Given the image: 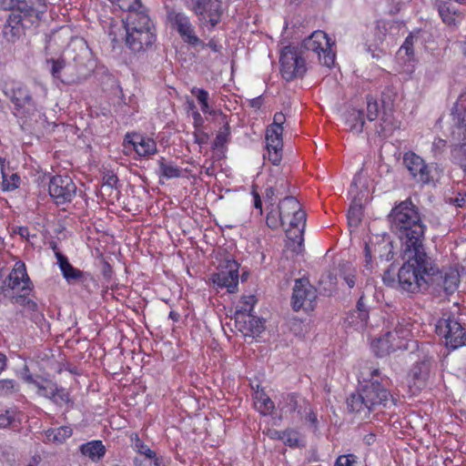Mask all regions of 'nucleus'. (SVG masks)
Returning a JSON list of instances; mask_svg holds the SVG:
<instances>
[{"label": "nucleus", "mask_w": 466, "mask_h": 466, "mask_svg": "<svg viewBox=\"0 0 466 466\" xmlns=\"http://www.w3.org/2000/svg\"><path fill=\"white\" fill-rule=\"evenodd\" d=\"M438 7L439 14L442 19V21L449 25H454L455 24V16L458 14L457 9L455 6H449L444 5H436Z\"/></svg>", "instance_id": "79ce46f5"}, {"label": "nucleus", "mask_w": 466, "mask_h": 466, "mask_svg": "<svg viewBox=\"0 0 466 466\" xmlns=\"http://www.w3.org/2000/svg\"><path fill=\"white\" fill-rule=\"evenodd\" d=\"M279 63L281 76L286 81L302 77L307 70L301 52L294 46H288L282 48Z\"/></svg>", "instance_id": "1a4fd4ad"}, {"label": "nucleus", "mask_w": 466, "mask_h": 466, "mask_svg": "<svg viewBox=\"0 0 466 466\" xmlns=\"http://www.w3.org/2000/svg\"><path fill=\"white\" fill-rule=\"evenodd\" d=\"M2 189L4 191H12L18 187L20 177L16 173H13L12 175L8 176L4 171H2Z\"/></svg>", "instance_id": "de8ad7c7"}, {"label": "nucleus", "mask_w": 466, "mask_h": 466, "mask_svg": "<svg viewBox=\"0 0 466 466\" xmlns=\"http://www.w3.org/2000/svg\"><path fill=\"white\" fill-rule=\"evenodd\" d=\"M436 332L445 339V345L451 350L465 345V328L451 313H443L436 324Z\"/></svg>", "instance_id": "6e6552de"}, {"label": "nucleus", "mask_w": 466, "mask_h": 466, "mask_svg": "<svg viewBox=\"0 0 466 466\" xmlns=\"http://www.w3.org/2000/svg\"><path fill=\"white\" fill-rule=\"evenodd\" d=\"M90 52L87 47L82 48V53L74 57V63H66L65 59L50 58L46 64L53 77L63 83L70 84L85 78L92 71L94 63L89 59Z\"/></svg>", "instance_id": "7ed1b4c3"}, {"label": "nucleus", "mask_w": 466, "mask_h": 466, "mask_svg": "<svg viewBox=\"0 0 466 466\" xmlns=\"http://www.w3.org/2000/svg\"><path fill=\"white\" fill-rule=\"evenodd\" d=\"M168 18L176 25L177 32L188 45L194 46L198 45H201L202 46H206L195 35L194 28L189 18L184 13L175 11L169 12Z\"/></svg>", "instance_id": "2eb2a0df"}, {"label": "nucleus", "mask_w": 466, "mask_h": 466, "mask_svg": "<svg viewBox=\"0 0 466 466\" xmlns=\"http://www.w3.org/2000/svg\"><path fill=\"white\" fill-rule=\"evenodd\" d=\"M417 38L414 33H410L400 46L399 54L405 52L410 61L414 60V41L417 40Z\"/></svg>", "instance_id": "09e8293b"}, {"label": "nucleus", "mask_w": 466, "mask_h": 466, "mask_svg": "<svg viewBox=\"0 0 466 466\" xmlns=\"http://www.w3.org/2000/svg\"><path fill=\"white\" fill-rule=\"evenodd\" d=\"M379 115V104L371 96H367V118L373 121Z\"/></svg>", "instance_id": "6e6d98bb"}, {"label": "nucleus", "mask_w": 466, "mask_h": 466, "mask_svg": "<svg viewBox=\"0 0 466 466\" xmlns=\"http://www.w3.org/2000/svg\"><path fill=\"white\" fill-rule=\"evenodd\" d=\"M22 15L21 13L14 11L8 15L5 27L3 29L4 36L10 42H14L22 32Z\"/></svg>", "instance_id": "b1692460"}, {"label": "nucleus", "mask_w": 466, "mask_h": 466, "mask_svg": "<svg viewBox=\"0 0 466 466\" xmlns=\"http://www.w3.org/2000/svg\"><path fill=\"white\" fill-rule=\"evenodd\" d=\"M346 402L348 410L357 414L361 420L369 418L370 413L372 411L360 390L357 393L350 394Z\"/></svg>", "instance_id": "aec40b11"}, {"label": "nucleus", "mask_w": 466, "mask_h": 466, "mask_svg": "<svg viewBox=\"0 0 466 466\" xmlns=\"http://www.w3.org/2000/svg\"><path fill=\"white\" fill-rule=\"evenodd\" d=\"M339 277L352 289L356 283V269L349 263L339 265Z\"/></svg>", "instance_id": "a19ab883"}, {"label": "nucleus", "mask_w": 466, "mask_h": 466, "mask_svg": "<svg viewBox=\"0 0 466 466\" xmlns=\"http://www.w3.org/2000/svg\"><path fill=\"white\" fill-rule=\"evenodd\" d=\"M48 191L56 204L70 202L76 195V187L68 176L56 175L50 177Z\"/></svg>", "instance_id": "f8f14e48"}, {"label": "nucleus", "mask_w": 466, "mask_h": 466, "mask_svg": "<svg viewBox=\"0 0 466 466\" xmlns=\"http://www.w3.org/2000/svg\"><path fill=\"white\" fill-rule=\"evenodd\" d=\"M410 328L411 324L408 320L404 319L400 320L398 319L393 330L388 331V336H392L393 339L401 342V339H406L410 336Z\"/></svg>", "instance_id": "7c9ffc66"}, {"label": "nucleus", "mask_w": 466, "mask_h": 466, "mask_svg": "<svg viewBox=\"0 0 466 466\" xmlns=\"http://www.w3.org/2000/svg\"><path fill=\"white\" fill-rule=\"evenodd\" d=\"M132 447L135 451H137L141 455H144L147 462H143L139 458L136 457L134 459V463L137 466H159L158 458H157L156 452L152 451L147 445H146L138 437L137 434H135L134 437L131 438Z\"/></svg>", "instance_id": "412c9836"}, {"label": "nucleus", "mask_w": 466, "mask_h": 466, "mask_svg": "<svg viewBox=\"0 0 466 466\" xmlns=\"http://www.w3.org/2000/svg\"><path fill=\"white\" fill-rule=\"evenodd\" d=\"M0 6L5 10L17 9L20 13H28L27 5L23 0H0Z\"/></svg>", "instance_id": "49530a36"}, {"label": "nucleus", "mask_w": 466, "mask_h": 466, "mask_svg": "<svg viewBox=\"0 0 466 466\" xmlns=\"http://www.w3.org/2000/svg\"><path fill=\"white\" fill-rule=\"evenodd\" d=\"M59 268L67 283L83 282L86 279V273L73 267L68 258L61 253L56 254Z\"/></svg>", "instance_id": "6ab92c4d"}, {"label": "nucleus", "mask_w": 466, "mask_h": 466, "mask_svg": "<svg viewBox=\"0 0 466 466\" xmlns=\"http://www.w3.org/2000/svg\"><path fill=\"white\" fill-rule=\"evenodd\" d=\"M213 6L212 0H192V10L201 25H207V13Z\"/></svg>", "instance_id": "473e14b6"}, {"label": "nucleus", "mask_w": 466, "mask_h": 466, "mask_svg": "<svg viewBox=\"0 0 466 466\" xmlns=\"http://www.w3.org/2000/svg\"><path fill=\"white\" fill-rule=\"evenodd\" d=\"M230 136V127L228 121L225 122L224 127L218 132L216 138L213 142L215 148L223 147L228 142Z\"/></svg>", "instance_id": "8fccbe9b"}, {"label": "nucleus", "mask_w": 466, "mask_h": 466, "mask_svg": "<svg viewBox=\"0 0 466 466\" xmlns=\"http://www.w3.org/2000/svg\"><path fill=\"white\" fill-rule=\"evenodd\" d=\"M432 358L424 355L421 360L416 361L411 369V374L419 382H424L429 377Z\"/></svg>", "instance_id": "cd10ccee"}, {"label": "nucleus", "mask_w": 466, "mask_h": 466, "mask_svg": "<svg viewBox=\"0 0 466 466\" xmlns=\"http://www.w3.org/2000/svg\"><path fill=\"white\" fill-rule=\"evenodd\" d=\"M449 202L459 208L466 207V192H458L455 197L450 198Z\"/></svg>", "instance_id": "0e129e2a"}, {"label": "nucleus", "mask_w": 466, "mask_h": 466, "mask_svg": "<svg viewBox=\"0 0 466 466\" xmlns=\"http://www.w3.org/2000/svg\"><path fill=\"white\" fill-rule=\"evenodd\" d=\"M239 264L234 259H226L218 272L212 275V281L220 288H227L230 293L235 292L238 284Z\"/></svg>", "instance_id": "ddd939ff"}, {"label": "nucleus", "mask_w": 466, "mask_h": 466, "mask_svg": "<svg viewBox=\"0 0 466 466\" xmlns=\"http://www.w3.org/2000/svg\"><path fill=\"white\" fill-rule=\"evenodd\" d=\"M393 249L392 241H390L389 238H382L376 242L373 241L374 253L378 255L380 260L390 261L393 259Z\"/></svg>", "instance_id": "c85d7f7f"}, {"label": "nucleus", "mask_w": 466, "mask_h": 466, "mask_svg": "<svg viewBox=\"0 0 466 466\" xmlns=\"http://www.w3.org/2000/svg\"><path fill=\"white\" fill-rule=\"evenodd\" d=\"M51 400L57 406L72 402L68 391L65 388L58 386L57 390H55L54 397Z\"/></svg>", "instance_id": "864d4df0"}, {"label": "nucleus", "mask_w": 466, "mask_h": 466, "mask_svg": "<svg viewBox=\"0 0 466 466\" xmlns=\"http://www.w3.org/2000/svg\"><path fill=\"white\" fill-rule=\"evenodd\" d=\"M317 289L307 279H298L292 289L291 307L293 310L311 311L315 309Z\"/></svg>", "instance_id": "9d476101"}, {"label": "nucleus", "mask_w": 466, "mask_h": 466, "mask_svg": "<svg viewBox=\"0 0 466 466\" xmlns=\"http://www.w3.org/2000/svg\"><path fill=\"white\" fill-rule=\"evenodd\" d=\"M257 404H259V410L263 414L271 413L275 408L274 402L263 392H257Z\"/></svg>", "instance_id": "a18cd8bd"}, {"label": "nucleus", "mask_w": 466, "mask_h": 466, "mask_svg": "<svg viewBox=\"0 0 466 466\" xmlns=\"http://www.w3.org/2000/svg\"><path fill=\"white\" fill-rule=\"evenodd\" d=\"M266 223L270 228H278L279 226L283 227L286 222L279 217V209H272L267 215Z\"/></svg>", "instance_id": "13d9d810"}, {"label": "nucleus", "mask_w": 466, "mask_h": 466, "mask_svg": "<svg viewBox=\"0 0 466 466\" xmlns=\"http://www.w3.org/2000/svg\"><path fill=\"white\" fill-rule=\"evenodd\" d=\"M357 462V457L353 454L339 456L334 466H352Z\"/></svg>", "instance_id": "e2e57ef3"}, {"label": "nucleus", "mask_w": 466, "mask_h": 466, "mask_svg": "<svg viewBox=\"0 0 466 466\" xmlns=\"http://www.w3.org/2000/svg\"><path fill=\"white\" fill-rule=\"evenodd\" d=\"M400 127V123L395 120L391 113L384 112L380 125L376 127V132L380 137H390L393 131Z\"/></svg>", "instance_id": "c756f323"}, {"label": "nucleus", "mask_w": 466, "mask_h": 466, "mask_svg": "<svg viewBox=\"0 0 466 466\" xmlns=\"http://www.w3.org/2000/svg\"><path fill=\"white\" fill-rule=\"evenodd\" d=\"M191 93L197 97L200 105L207 103L208 100V92L205 89L194 87Z\"/></svg>", "instance_id": "69168bd1"}, {"label": "nucleus", "mask_w": 466, "mask_h": 466, "mask_svg": "<svg viewBox=\"0 0 466 466\" xmlns=\"http://www.w3.org/2000/svg\"><path fill=\"white\" fill-rule=\"evenodd\" d=\"M431 268V270H429L428 272H420V276H417L418 284L416 289H405L403 285L399 281L398 285L401 288L402 290L414 293L419 291L423 284L431 282V284L442 289L446 295L453 294L459 287V272L453 268H443L441 270H439L436 268L432 258ZM417 275H419V273Z\"/></svg>", "instance_id": "20e7f679"}, {"label": "nucleus", "mask_w": 466, "mask_h": 466, "mask_svg": "<svg viewBox=\"0 0 466 466\" xmlns=\"http://www.w3.org/2000/svg\"><path fill=\"white\" fill-rule=\"evenodd\" d=\"M279 407L282 414H290L295 411L300 413L299 404L298 396L295 394L282 395L281 400L279 403Z\"/></svg>", "instance_id": "2f4dec72"}, {"label": "nucleus", "mask_w": 466, "mask_h": 466, "mask_svg": "<svg viewBox=\"0 0 466 466\" xmlns=\"http://www.w3.org/2000/svg\"><path fill=\"white\" fill-rule=\"evenodd\" d=\"M267 149L268 153V160L275 166L279 165L282 159V147H277L275 148L267 146Z\"/></svg>", "instance_id": "052dcab7"}, {"label": "nucleus", "mask_w": 466, "mask_h": 466, "mask_svg": "<svg viewBox=\"0 0 466 466\" xmlns=\"http://www.w3.org/2000/svg\"><path fill=\"white\" fill-rule=\"evenodd\" d=\"M80 452L92 461H99L106 454V447L101 441L96 440L83 443L79 447Z\"/></svg>", "instance_id": "393cba45"}, {"label": "nucleus", "mask_w": 466, "mask_h": 466, "mask_svg": "<svg viewBox=\"0 0 466 466\" xmlns=\"http://www.w3.org/2000/svg\"><path fill=\"white\" fill-rule=\"evenodd\" d=\"M452 158L460 167L466 168V144H461L453 149Z\"/></svg>", "instance_id": "5fc2aeb1"}, {"label": "nucleus", "mask_w": 466, "mask_h": 466, "mask_svg": "<svg viewBox=\"0 0 466 466\" xmlns=\"http://www.w3.org/2000/svg\"><path fill=\"white\" fill-rule=\"evenodd\" d=\"M159 167V175L170 179L181 177L182 169L171 163H167L165 157H160L157 161Z\"/></svg>", "instance_id": "c9c22d12"}, {"label": "nucleus", "mask_w": 466, "mask_h": 466, "mask_svg": "<svg viewBox=\"0 0 466 466\" xmlns=\"http://www.w3.org/2000/svg\"><path fill=\"white\" fill-rule=\"evenodd\" d=\"M344 118L345 125L350 131L356 134L362 132L365 124L364 113L362 110H358L355 108L348 110L344 115Z\"/></svg>", "instance_id": "bb28decb"}, {"label": "nucleus", "mask_w": 466, "mask_h": 466, "mask_svg": "<svg viewBox=\"0 0 466 466\" xmlns=\"http://www.w3.org/2000/svg\"><path fill=\"white\" fill-rule=\"evenodd\" d=\"M283 127L278 126H268L266 131L267 146L270 147H283L282 142Z\"/></svg>", "instance_id": "f704fd0d"}, {"label": "nucleus", "mask_w": 466, "mask_h": 466, "mask_svg": "<svg viewBox=\"0 0 466 466\" xmlns=\"http://www.w3.org/2000/svg\"><path fill=\"white\" fill-rule=\"evenodd\" d=\"M306 227V213L300 209L289 220V228L286 229L288 241L286 247L298 255L303 249V234Z\"/></svg>", "instance_id": "9b49d317"}, {"label": "nucleus", "mask_w": 466, "mask_h": 466, "mask_svg": "<svg viewBox=\"0 0 466 466\" xmlns=\"http://www.w3.org/2000/svg\"><path fill=\"white\" fill-rule=\"evenodd\" d=\"M255 303L256 299L253 296L248 297L245 299L241 309L237 310L236 312L252 313Z\"/></svg>", "instance_id": "338daca9"}, {"label": "nucleus", "mask_w": 466, "mask_h": 466, "mask_svg": "<svg viewBox=\"0 0 466 466\" xmlns=\"http://www.w3.org/2000/svg\"><path fill=\"white\" fill-rule=\"evenodd\" d=\"M451 115L453 116L454 125L461 129L464 137H466V107L461 106V108L457 102L453 107Z\"/></svg>", "instance_id": "ea45409f"}, {"label": "nucleus", "mask_w": 466, "mask_h": 466, "mask_svg": "<svg viewBox=\"0 0 466 466\" xmlns=\"http://www.w3.org/2000/svg\"><path fill=\"white\" fill-rule=\"evenodd\" d=\"M118 7L128 14L133 12L145 11L140 0H113Z\"/></svg>", "instance_id": "37998d69"}, {"label": "nucleus", "mask_w": 466, "mask_h": 466, "mask_svg": "<svg viewBox=\"0 0 466 466\" xmlns=\"http://www.w3.org/2000/svg\"><path fill=\"white\" fill-rule=\"evenodd\" d=\"M281 441L284 442L285 445H288L291 448L300 446L299 434L298 431L294 430L283 431Z\"/></svg>", "instance_id": "3c124183"}, {"label": "nucleus", "mask_w": 466, "mask_h": 466, "mask_svg": "<svg viewBox=\"0 0 466 466\" xmlns=\"http://www.w3.org/2000/svg\"><path fill=\"white\" fill-rule=\"evenodd\" d=\"M265 198L270 206H274V198L287 194L289 190V181L284 176L271 177L266 183Z\"/></svg>", "instance_id": "f3484780"}, {"label": "nucleus", "mask_w": 466, "mask_h": 466, "mask_svg": "<svg viewBox=\"0 0 466 466\" xmlns=\"http://www.w3.org/2000/svg\"><path fill=\"white\" fill-rule=\"evenodd\" d=\"M126 20V44L132 51L140 52L153 45L155 27L146 11L128 14Z\"/></svg>", "instance_id": "f03ea898"}, {"label": "nucleus", "mask_w": 466, "mask_h": 466, "mask_svg": "<svg viewBox=\"0 0 466 466\" xmlns=\"http://www.w3.org/2000/svg\"><path fill=\"white\" fill-rule=\"evenodd\" d=\"M279 217L286 222V219L293 217L295 213L301 209L298 199L293 196H286L280 200L279 206Z\"/></svg>", "instance_id": "a878e982"}, {"label": "nucleus", "mask_w": 466, "mask_h": 466, "mask_svg": "<svg viewBox=\"0 0 466 466\" xmlns=\"http://www.w3.org/2000/svg\"><path fill=\"white\" fill-rule=\"evenodd\" d=\"M373 255H376L373 250V241L370 240L365 243L363 256V272L365 274H370L374 269V262L372 260Z\"/></svg>", "instance_id": "58836bf2"}, {"label": "nucleus", "mask_w": 466, "mask_h": 466, "mask_svg": "<svg viewBox=\"0 0 466 466\" xmlns=\"http://www.w3.org/2000/svg\"><path fill=\"white\" fill-rule=\"evenodd\" d=\"M334 45L325 32L317 30L303 40L301 48L315 54L323 66L330 68L334 66L336 57L332 50Z\"/></svg>", "instance_id": "423d86ee"}, {"label": "nucleus", "mask_w": 466, "mask_h": 466, "mask_svg": "<svg viewBox=\"0 0 466 466\" xmlns=\"http://www.w3.org/2000/svg\"><path fill=\"white\" fill-rule=\"evenodd\" d=\"M5 95L9 96L12 103H14L17 108L28 107V109L32 108L35 110V104L26 87L19 86L11 89L10 94L5 92Z\"/></svg>", "instance_id": "4be33fe9"}, {"label": "nucleus", "mask_w": 466, "mask_h": 466, "mask_svg": "<svg viewBox=\"0 0 466 466\" xmlns=\"http://www.w3.org/2000/svg\"><path fill=\"white\" fill-rule=\"evenodd\" d=\"M369 312L368 310L350 311L346 318V321L355 329H362L368 324Z\"/></svg>", "instance_id": "72a5a7b5"}, {"label": "nucleus", "mask_w": 466, "mask_h": 466, "mask_svg": "<svg viewBox=\"0 0 466 466\" xmlns=\"http://www.w3.org/2000/svg\"><path fill=\"white\" fill-rule=\"evenodd\" d=\"M396 91L392 86H386L381 93V103L385 108L390 107L396 97Z\"/></svg>", "instance_id": "4d7b16f0"}, {"label": "nucleus", "mask_w": 466, "mask_h": 466, "mask_svg": "<svg viewBox=\"0 0 466 466\" xmlns=\"http://www.w3.org/2000/svg\"><path fill=\"white\" fill-rule=\"evenodd\" d=\"M55 390H57V384L51 380H46L44 387H39L37 394L51 400L54 397Z\"/></svg>", "instance_id": "bf43d9fd"}, {"label": "nucleus", "mask_w": 466, "mask_h": 466, "mask_svg": "<svg viewBox=\"0 0 466 466\" xmlns=\"http://www.w3.org/2000/svg\"><path fill=\"white\" fill-rule=\"evenodd\" d=\"M33 284L27 275L25 265L17 261L8 277L0 285V293L10 300L16 295L30 293Z\"/></svg>", "instance_id": "0eeeda50"}, {"label": "nucleus", "mask_w": 466, "mask_h": 466, "mask_svg": "<svg viewBox=\"0 0 466 466\" xmlns=\"http://www.w3.org/2000/svg\"><path fill=\"white\" fill-rule=\"evenodd\" d=\"M362 218V206L356 199L352 201L348 211V220L351 227H357Z\"/></svg>", "instance_id": "4c0bfd02"}, {"label": "nucleus", "mask_w": 466, "mask_h": 466, "mask_svg": "<svg viewBox=\"0 0 466 466\" xmlns=\"http://www.w3.org/2000/svg\"><path fill=\"white\" fill-rule=\"evenodd\" d=\"M72 429L70 427L62 426L58 429H55L49 432L48 438L53 441L63 443L66 439L72 435Z\"/></svg>", "instance_id": "c03bdc74"}, {"label": "nucleus", "mask_w": 466, "mask_h": 466, "mask_svg": "<svg viewBox=\"0 0 466 466\" xmlns=\"http://www.w3.org/2000/svg\"><path fill=\"white\" fill-rule=\"evenodd\" d=\"M236 323L246 337L254 338L264 330V323L261 319L252 313L236 312Z\"/></svg>", "instance_id": "dca6fc26"}, {"label": "nucleus", "mask_w": 466, "mask_h": 466, "mask_svg": "<svg viewBox=\"0 0 466 466\" xmlns=\"http://www.w3.org/2000/svg\"><path fill=\"white\" fill-rule=\"evenodd\" d=\"M28 295L29 293H22L21 295H16L15 297H14V299L11 300V302L24 306L29 310L36 311L37 304L34 300L30 299L28 298Z\"/></svg>", "instance_id": "603ef678"}, {"label": "nucleus", "mask_w": 466, "mask_h": 466, "mask_svg": "<svg viewBox=\"0 0 466 466\" xmlns=\"http://www.w3.org/2000/svg\"><path fill=\"white\" fill-rule=\"evenodd\" d=\"M388 218L392 231L400 241V257L404 261L398 272L399 282L405 289H414L418 284L416 272L425 273L431 268V258L425 247L427 227L419 208L410 198L395 205Z\"/></svg>", "instance_id": "f257e3e1"}, {"label": "nucleus", "mask_w": 466, "mask_h": 466, "mask_svg": "<svg viewBox=\"0 0 466 466\" xmlns=\"http://www.w3.org/2000/svg\"><path fill=\"white\" fill-rule=\"evenodd\" d=\"M125 143L130 145L133 149L141 157H147L157 152L156 142L148 137L140 135H126Z\"/></svg>", "instance_id": "a211bd4d"}, {"label": "nucleus", "mask_w": 466, "mask_h": 466, "mask_svg": "<svg viewBox=\"0 0 466 466\" xmlns=\"http://www.w3.org/2000/svg\"><path fill=\"white\" fill-rule=\"evenodd\" d=\"M369 382L360 390L369 407L374 410L377 407H386L391 397L388 390L389 378L381 376L379 369H371L368 374Z\"/></svg>", "instance_id": "39448f33"}, {"label": "nucleus", "mask_w": 466, "mask_h": 466, "mask_svg": "<svg viewBox=\"0 0 466 466\" xmlns=\"http://www.w3.org/2000/svg\"><path fill=\"white\" fill-rule=\"evenodd\" d=\"M371 345L375 354L380 357L402 347L400 341H396L392 339V336H388V331L381 338L374 340Z\"/></svg>", "instance_id": "5701e85b"}, {"label": "nucleus", "mask_w": 466, "mask_h": 466, "mask_svg": "<svg viewBox=\"0 0 466 466\" xmlns=\"http://www.w3.org/2000/svg\"><path fill=\"white\" fill-rule=\"evenodd\" d=\"M220 18V12L218 10V5L217 7L213 8V6L208 9L207 13V25L210 24L212 27L216 26Z\"/></svg>", "instance_id": "680f3d73"}, {"label": "nucleus", "mask_w": 466, "mask_h": 466, "mask_svg": "<svg viewBox=\"0 0 466 466\" xmlns=\"http://www.w3.org/2000/svg\"><path fill=\"white\" fill-rule=\"evenodd\" d=\"M319 284L320 293L324 296H330L337 289V277L329 272L321 276Z\"/></svg>", "instance_id": "e433bc0d"}, {"label": "nucleus", "mask_w": 466, "mask_h": 466, "mask_svg": "<svg viewBox=\"0 0 466 466\" xmlns=\"http://www.w3.org/2000/svg\"><path fill=\"white\" fill-rule=\"evenodd\" d=\"M403 164L409 170L410 176L418 182L429 184L433 180L431 169L424 159L412 151L403 155Z\"/></svg>", "instance_id": "4468645a"}, {"label": "nucleus", "mask_w": 466, "mask_h": 466, "mask_svg": "<svg viewBox=\"0 0 466 466\" xmlns=\"http://www.w3.org/2000/svg\"><path fill=\"white\" fill-rule=\"evenodd\" d=\"M103 187H108L110 188L116 187L118 182V178L116 175H107L103 178Z\"/></svg>", "instance_id": "774afa93"}]
</instances>
